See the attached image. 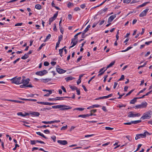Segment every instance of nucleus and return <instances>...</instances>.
<instances>
[{
	"label": "nucleus",
	"mask_w": 152,
	"mask_h": 152,
	"mask_svg": "<svg viewBox=\"0 0 152 152\" xmlns=\"http://www.w3.org/2000/svg\"><path fill=\"white\" fill-rule=\"evenodd\" d=\"M152 114V111L150 110L147 112L144 113L143 115L141 117V118L142 119H149L151 117V115Z\"/></svg>",
	"instance_id": "obj_1"
},
{
	"label": "nucleus",
	"mask_w": 152,
	"mask_h": 152,
	"mask_svg": "<svg viewBox=\"0 0 152 152\" xmlns=\"http://www.w3.org/2000/svg\"><path fill=\"white\" fill-rule=\"evenodd\" d=\"M21 77H19L17 78V77L13 78L11 80L12 83L16 84H21Z\"/></svg>",
	"instance_id": "obj_2"
},
{
	"label": "nucleus",
	"mask_w": 152,
	"mask_h": 152,
	"mask_svg": "<svg viewBox=\"0 0 152 152\" xmlns=\"http://www.w3.org/2000/svg\"><path fill=\"white\" fill-rule=\"evenodd\" d=\"M30 80L29 78H27L26 79H22L21 80V84L23 83L26 86V87L32 88L33 87V86H32L31 84L28 85L29 83Z\"/></svg>",
	"instance_id": "obj_3"
},
{
	"label": "nucleus",
	"mask_w": 152,
	"mask_h": 152,
	"mask_svg": "<svg viewBox=\"0 0 152 152\" xmlns=\"http://www.w3.org/2000/svg\"><path fill=\"white\" fill-rule=\"evenodd\" d=\"M147 132H144L143 134H137L136 135L135 137V139L137 140L138 139H140L141 138H143L146 137V133Z\"/></svg>",
	"instance_id": "obj_4"
},
{
	"label": "nucleus",
	"mask_w": 152,
	"mask_h": 152,
	"mask_svg": "<svg viewBox=\"0 0 152 152\" xmlns=\"http://www.w3.org/2000/svg\"><path fill=\"white\" fill-rule=\"evenodd\" d=\"M147 105V103L146 102H143L141 104L137 105L135 107L137 108H141L146 107Z\"/></svg>",
	"instance_id": "obj_5"
},
{
	"label": "nucleus",
	"mask_w": 152,
	"mask_h": 152,
	"mask_svg": "<svg viewBox=\"0 0 152 152\" xmlns=\"http://www.w3.org/2000/svg\"><path fill=\"white\" fill-rule=\"evenodd\" d=\"M132 112H130L129 113V115L128 117L129 118L131 117H139L140 115V113H138L136 114H134Z\"/></svg>",
	"instance_id": "obj_6"
},
{
	"label": "nucleus",
	"mask_w": 152,
	"mask_h": 152,
	"mask_svg": "<svg viewBox=\"0 0 152 152\" xmlns=\"http://www.w3.org/2000/svg\"><path fill=\"white\" fill-rule=\"evenodd\" d=\"M148 10L149 9L148 8L146 9L145 10H144L140 14L139 16L140 17H142L143 16H145L146 15Z\"/></svg>",
	"instance_id": "obj_7"
},
{
	"label": "nucleus",
	"mask_w": 152,
	"mask_h": 152,
	"mask_svg": "<svg viewBox=\"0 0 152 152\" xmlns=\"http://www.w3.org/2000/svg\"><path fill=\"white\" fill-rule=\"evenodd\" d=\"M66 47L64 46L62 48L59 50V54L62 57L63 56L62 54V53L63 51V50H64V51H65V53H66Z\"/></svg>",
	"instance_id": "obj_8"
},
{
	"label": "nucleus",
	"mask_w": 152,
	"mask_h": 152,
	"mask_svg": "<svg viewBox=\"0 0 152 152\" xmlns=\"http://www.w3.org/2000/svg\"><path fill=\"white\" fill-rule=\"evenodd\" d=\"M63 37L62 35H60L58 37V41L56 44V49L57 48L59 47V45L60 43L61 40L62 39Z\"/></svg>",
	"instance_id": "obj_9"
},
{
	"label": "nucleus",
	"mask_w": 152,
	"mask_h": 152,
	"mask_svg": "<svg viewBox=\"0 0 152 152\" xmlns=\"http://www.w3.org/2000/svg\"><path fill=\"white\" fill-rule=\"evenodd\" d=\"M116 14L113 15L111 16L109 18L108 20V23H109L111 22L116 17Z\"/></svg>",
	"instance_id": "obj_10"
},
{
	"label": "nucleus",
	"mask_w": 152,
	"mask_h": 152,
	"mask_svg": "<svg viewBox=\"0 0 152 152\" xmlns=\"http://www.w3.org/2000/svg\"><path fill=\"white\" fill-rule=\"evenodd\" d=\"M56 69L57 71L60 74L63 73L65 72L66 71L59 68H56Z\"/></svg>",
	"instance_id": "obj_11"
},
{
	"label": "nucleus",
	"mask_w": 152,
	"mask_h": 152,
	"mask_svg": "<svg viewBox=\"0 0 152 152\" xmlns=\"http://www.w3.org/2000/svg\"><path fill=\"white\" fill-rule=\"evenodd\" d=\"M19 99H21L23 100L24 101H34L36 102L37 101L36 99H24V98H19Z\"/></svg>",
	"instance_id": "obj_12"
},
{
	"label": "nucleus",
	"mask_w": 152,
	"mask_h": 152,
	"mask_svg": "<svg viewBox=\"0 0 152 152\" xmlns=\"http://www.w3.org/2000/svg\"><path fill=\"white\" fill-rule=\"evenodd\" d=\"M58 143L63 145H65L66 144V140H58L57 141Z\"/></svg>",
	"instance_id": "obj_13"
},
{
	"label": "nucleus",
	"mask_w": 152,
	"mask_h": 152,
	"mask_svg": "<svg viewBox=\"0 0 152 152\" xmlns=\"http://www.w3.org/2000/svg\"><path fill=\"white\" fill-rule=\"evenodd\" d=\"M30 114L35 116H38L40 115L39 112H33Z\"/></svg>",
	"instance_id": "obj_14"
},
{
	"label": "nucleus",
	"mask_w": 152,
	"mask_h": 152,
	"mask_svg": "<svg viewBox=\"0 0 152 152\" xmlns=\"http://www.w3.org/2000/svg\"><path fill=\"white\" fill-rule=\"evenodd\" d=\"M51 79V78H46V79H42L41 80L43 83H47L48 81H50Z\"/></svg>",
	"instance_id": "obj_15"
},
{
	"label": "nucleus",
	"mask_w": 152,
	"mask_h": 152,
	"mask_svg": "<svg viewBox=\"0 0 152 152\" xmlns=\"http://www.w3.org/2000/svg\"><path fill=\"white\" fill-rule=\"evenodd\" d=\"M78 40L77 39V40L76 41H75V40L74 41H73V42H72H72H71V43L72 44V43L73 45L71 46H70L69 47V48H71L73 47L75 45H76L77 43L78 42Z\"/></svg>",
	"instance_id": "obj_16"
},
{
	"label": "nucleus",
	"mask_w": 152,
	"mask_h": 152,
	"mask_svg": "<svg viewBox=\"0 0 152 152\" xmlns=\"http://www.w3.org/2000/svg\"><path fill=\"white\" fill-rule=\"evenodd\" d=\"M138 99L137 97H135L133 99L131 100L130 103L131 104H134L137 101L136 99Z\"/></svg>",
	"instance_id": "obj_17"
},
{
	"label": "nucleus",
	"mask_w": 152,
	"mask_h": 152,
	"mask_svg": "<svg viewBox=\"0 0 152 152\" xmlns=\"http://www.w3.org/2000/svg\"><path fill=\"white\" fill-rule=\"evenodd\" d=\"M115 62V61L111 62L109 65L107 67V68H108L110 67H112L113 65H114Z\"/></svg>",
	"instance_id": "obj_18"
},
{
	"label": "nucleus",
	"mask_w": 152,
	"mask_h": 152,
	"mask_svg": "<svg viewBox=\"0 0 152 152\" xmlns=\"http://www.w3.org/2000/svg\"><path fill=\"white\" fill-rule=\"evenodd\" d=\"M63 107L62 105H57L52 106V107L53 108H61Z\"/></svg>",
	"instance_id": "obj_19"
},
{
	"label": "nucleus",
	"mask_w": 152,
	"mask_h": 152,
	"mask_svg": "<svg viewBox=\"0 0 152 152\" xmlns=\"http://www.w3.org/2000/svg\"><path fill=\"white\" fill-rule=\"evenodd\" d=\"M141 120H137V121H131V123H132V124H138V123H140L141 122Z\"/></svg>",
	"instance_id": "obj_20"
},
{
	"label": "nucleus",
	"mask_w": 152,
	"mask_h": 152,
	"mask_svg": "<svg viewBox=\"0 0 152 152\" xmlns=\"http://www.w3.org/2000/svg\"><path fill=\"white\" fill-rule=\"evenodd\" d=\"M66 97H57L56 99V100H61L63 99L64 98H66Z\"/></svg>",
	"instance_id": "obj_21"
},
{
	"label": "nucleus",
	"mask_w": 152,
	"mask_h": 152,
	"mask_svg": "<svg viewBox=\"0 0 152 152\" xmlns=\"http://www.w3.org/2000/svg\"><path fill=\"white\" fill-rule=\"evenodd\" d=\"M84 110V108H81V107H77L74 109L73 110H78L80 111H82Z\"/></svg>",
	"instance_id": "obj_22"
},
{
	"label": "nucleus",
	"mask_w": 152,
	"mask_h": 152,
	"mask_svg": "<svg viewBox=\"0 0 152 152\" xmlns=\"http://www.w3.org/2000/svg\"><path fill=\"white\" fill-rule=\"evenodd\" d=\"M36 75L40 76H42L44 75L42 71L37 72L36 73Z\"/></svg>",
	"instance_id": "obj_23"
},
{
	"label": "nucleus",
	"mask_w": 152,
	"mask_h": 152,
	"mask_svg": "<svg viewBox=\"0 0 152 152\" xmlns=\"http://www.w3.org/2000/svg\"><path fill=\"white\" fill-rule=\"evenodd\" d=\"M67 6L69 8H71L74 6V4L69 2L67 4Z\"/></svg>",
	"instance_id": "obj_24"
},
{
	"label": "nucleus",
	"mask_w": 152,
	"mask_h": 152,
	"mask_svg": "<svg viewBox=\"0 0 152 152\" xmlns=\"http://www.w3.org/2000/svg\"><path fill=\"white\" fill-rule=\"evenodd\" d=\"M28 57V56L27 54H25L22 57H21V58L23 59H26Z\"/></svg>",
	"instance_id": "obj_25"
},
{
	"label": "nucleus",
	"mask_w": 152,
	"mask_h": 152,
	"mask_svg": "<svg viewBox=\"0 0 152 152\" xmlns=\"http://www.w3.org/2000/svg\"><path fill=\"white\" fill-rule=\"evenodd\" d=\"M35 8L38 10H40L41 9V6L40 5L37 4L35 6Z\"/></svg>",
	"instance_id": "obj_26"
},
{
	"label": "nucleus",
	"mask_w": 152,
	"mask_h": 152,
	"mask_svg": "<svg viewBox=\"0 0 152 152\" xmlns=\"http://www.w3.org/2000/svg\"><path fill=\"white\" fill-rule=\"evenodd\" d=\"M107 8H105L103 10H101L99 12L100 14H102L104 12H105L107 10Z\"/></svg>",
	"instance_id": "obj_27"
},
{
	"label": "nucleus",
	"mask_w": 152,
	"mask_h": 152,
	"mask_svg": "<svg viewBox=\"0 0 152 152\" xmlns=\"http://www.w3.org/2000/svg\"><path fill=\"white\" fill-rule=\"evenodd\" d=\"M55 103H50L48 102H44V105H51L55 104Z\"/></svg>",
	"instance_id": "obj_28"
},
{
	"label": "nucleus",
	"mask_w": 152,
	"mask_h": 152,
	"mask_svg": "<svg viewBox=\"0 0 152 152\" xmlns=\"http://www.w3.org/2000/svg\"><path fill=\"white\" fill-rule=\"evenodd\" d=\"M75 78L72 76L67 77V81L75 79Z\"/></svg>",
	"instance_id": "obj_29"
},
{
	"label": "nucleus",
	"mask_w": 152,
	"mask_h": 152,
	"mask_svg": "<svg viewBox=\"0 0 152 152\" xmlns=\"http://www.w3.org/2000/svg\"><path fill=\"white\" fill-rule=\"evenodd\" d=\"M69 86L70 88L73 90H76L77 89V88L75 86H72L71 85H69Z\"/></svg>",
	"instance_id": "obj_30"
},
{
	"label": "nucleus",
	"mask_w": 152,
	"mask_h": 152,
	"mask_svg": "<svg viewBox=\"0 0 152 152\" xmlns=\"http://www.w3.org/2000/svg\"><path fill=\"white\" fill-rule=\"evenodd\" d=\"M45 43H43V44H42L39 47V48H38V50H37L38 51H39L42 48V47L45 46Z\"/></svg>",
	"instance_id": "obj_31"
},
{
	"label": "nucleus",
	"mask_w": 152,
	"mask_h": 152,
	"mask_svg": "<svg viewBox=\"0 0 152 152\" xmlns=\"http://www.w3.org/2000/svg\"><path fill=\"white\" fill-rule=\"evenodd\" d=\"M91 26L90 25H88L87 27L84 30V31L85 32H86L88 30L89 28Z\"/></svg>",
	"instance_id": "obj_32"
},
{
	"label": "nucleus",
	"mask_w": 152,
	"mask_h": 152,
	"mask_svg": "<svg viewBox=\"0 0 152 152\" xmlns=\"http://www.w3.org/2000/svg\"><path fill=\"white\" fill-rule=\"evenodd\" d=\"M101 107V105L98 104H94L91 106L92 108L98 107Z\"/></svg>",
	"instance_id": "obj_33"
},
{
	"label": "nucleus",
	"mask_w": 152,
	"mask_h": 152,
	"mask_svg": "<svg viewBox=\"0 0 152 152\" xmlns=\"http://www.w3.org/2000/svg\"><path fill=\"white\" fill-rule=\"evenodd\" d=\"M17 115H20L23 117L26 116V115H24V114H23L22 112L18 113H17Z\"/></svg>",
	"instance_id": "obj_34"
},
{
	"label": "nucleus",
	"mask_w": 152,
	"mask_h": 152,
	"mask_svg": "<svg viewBox=\"0 0 152 152\" xmlns=\"http://www.w3.org/2000/svg\"><path fill=\"white\" fill-rule=\"evenodd\" d=\"M48 92L49 93H47L46 94L44 95V96H48L52 93V92L51 91H49Z\"/></svg>",
	"instance_id": "obj_35"
},
{
	"label": "nucleus",
	"mask_w": 152,
	"mask_h": 152,
	"mask_svg": "<svg viewBox=\"0 0 152 152\" xmlns=\"http://www.w3.org/2000/svg\"><path fill=\"white\" fill-rule=\"evenodd\" d=\"M131 0H124L123 2L125 3L128 4L131 1Z\"/></svg>",
	"instance_id": "obj_36"
},
{
	"label": "nucleus",
	"mask_w": 152,
	"mask_h": 152,
	"mask_svg": "<svg viewBox=\"0 0 152 152\" xmlns=\"http://www.w3.org/2000/svg\"><path fill=\"white\" fill-rule=\"evenodd\" d=\"M145 5H146L145 4V3H143L142 4L140 5L138 7H137V8H138L139 7H143L144 6H145Z\"/></svg>",
	"instance_id": "obj_37"
},
{
	"label": "nucleus",
	"mask_w": 152,
	"mask_h": 152,
	"mask_svg": "<svg viewBox=\"0 0 152 152\" xmlns=\"http://www.w3.org/2000/svg\"><path fill=\"white\" fill-rule=\"evenodd\" d=\"M77 36L78 35L76 34L74 36L75 38H73L72 39V42H73V41H74L77 38Z\"/></svg>",
	"instance_id": "obj_38"
},
{
	"label": "nucleus",
	"mask_w": 152,
	"mask_h": 152,
	"mask_svg": "<svg viewBox=\"0 0 152 152\" xmlns=\"http://www.w3.org/2000/svg\"><path fill=\"white\" fill-rule=\"evenodd\" d=\"M124 75H122L121 78L118 80V81H121L124 80Z\"/></svg>",
	"instance_id": "obj_39"
},
{
	"label": "nucleus",
	"mask_w": 152,
	"mask_h": 152,
	"mask_svg": "<svg viewBox=\"0 0 152 152\" xmlns=\"http://www.w3.org/2000/svg\"><path fill=\"white\" fill-rule=\"evenodd\" d=\"M142 145V144H139L138 145L137 148L136 150L135 151V152L138 151L139 149L141 147Z\"/></svg>",
	"instance_id": "obj_40"
},
{
	"label": "nucleus",
	"mask_w": 152,
	"mask_h": 152,
	"mask_svg": "<svg viewBox=\"0 0 152 152\" xmlns=\"http://www.w3.org/2000/svg\"><path fill=\"white\" fill-rule=\"evenodd\" d=\"M139 0H133L131 2V4L134 3L139 2Z\"/></svg>",
	"instance_id": "obj_41"
},
{
	"label": "nucleus",
	"mask_w": 152,
	"mask_h": 152,
	"mask_svg": "<svg viewBox=\"0 0 152 152\" xmlns=\"http://www.w3.org/2000/svg\"><path fill=\"white\" fill-rule=\"evenodd\" d=\"M44 65L45 66H47L49 64V62L47 61H45L44 63Z\"/></svg>",
	"instance_id": "obj_42"
},
{
	"label": "nucleus",
	"mask_w": 152,
	"mask_h": 152,
	"mask_svg": "<svg viewBox=\"0 0 152 152\" xmlns=\"http://www.w3.org/2000/svg\"><path fill=\"white\" fill-rule=\"evenodd\" d=\"M23 24L22 23H18L15 25V26H21Z\"/></svg>",
	"instance_id": "obj_43"
},
{
	"label": "nucleus",
	"mask_w": 152,
	"mask_h": 152,
	"mask_svg": "<svg viewBox=\"0 0 152 152\" xmlns=\"http://www.w3.org/2000/svg\"><path fill=\"white\" fill-rule=\"evenodd\" d=\"M126 137L127 138L129 141H131L132 140V138L130 136H126Z\"/></svg>",
	"instance_id": "obj_44"
},
{
	"label": "nucleus",
	"mask_w": 152,
	"mask_h": 152,
	"mask_svg": "<svg viewBox=\"0 0 152 152\" xmlns=\"http://www.w3.org/2000/svg\"><path fill=\"white\" fill-rule=\"evenodd\" d=\"M78 117H82L83 118H86L85 115H79L78 116Z\"/></svg>",
	"instance_id": "obj_45"
},
{
	"label": "nucleus",
	"mask_w": 152,
	"mask_h": 152,
	"mask_svg": "<svg viewBox=\"0 0 152 152\" xmlns=\"http://www.w3.org/2000/svg\"><path fill=\"white\" fill-rule=\"evenodd\" d=\"M61 88L64 92H66V89L63 86H62L61 87Z\"/></svg>",
	"instance_id": "obj_46"
},
{
	"label": "nucleus",
	"mask_w": 152,
	"mask_h": 152,
	"mask_svg": "<svg viewBox=\"0 0 152 152\" xmlns=\"http://www.w3.org/2000/svg\"><path fill=\"white\" fill-rule=\"evenodd\" d=\"M31 145H34L36 143L35 142V140H31Z\"/></svg>",
	"instance_id": "obj_47"
},
{
	"label": "nucleus",
	"mask_w": 152,
	"mask_h": 152,
	"mask_svg": "<svg viewBox=\"0 0 152 152\" xmlns=\"http://www.w3.org/2000/svg\"><path fill=\"white\" fill-rule=\"evenodd\" d=\"M105 129L107 130H112L113 129V128H111L110 127H105Z\"/></svg>",
	"instance_id": "obj_48"
},
{
	"label": "nucleus",
	"mask_w": 152,
	"mask_h": 152,
	"mask_svg": "<svg viewBox=\"0 0 152 152\" xmlns=\"http://www.w3.org/2000/svg\"><path fill=\"white\" fill-rule=\"evenodd\" d=\"M134 91V89H132L128 93L126 94V96H129Z\"/></svg>",
	"instance_id": "obj_49"
},
{
	"label": "nucleus",
	"mask_w": 152,
	"mask_h": 152,
	"mask_svg": "<svg viewBox=\"0 0 152 152\" xmlns=\"http://www.w3.org/2000/svg\"><path fill=\"white\" fill-rule=\"evenodd\" d=\"M82 56H80L79 58H78L77 60V63H78V62H79L82 59Z\"/></svg>",
	"instance_id": "obj_50"
},
{
	"label": "nucleus",
	"mask_w": 152,
	"mask_h": 152,
	"mask_svg": "<svg viewBox=\"0 0 152 152\" xmlns=\"http://www.w3.org/2000/svg\"><path fill=\"white\" fill-rule=\"evenodd\" d=\"M51 109V108L50 107H48V108H45L43 109L42 110L43 111H45L46 110H50Z\"/></svg>",
	"instance_id": "obj_51"
},
{
	"label": "nucleus",
	"mask_w": 152,
	"mask_h": 152,
	"mask_svg": "<svg viewBox=\"0 0 152 152\" xmlns=\"http://www.w3.org/2000/svg\"><path fill=\"white\" fill-rule=\"evenodd\" d=\"M80 7L82 9L86 7V5L85 4H83L80 5Z\"/></svg>",
	"instance_id": "obj_52"
},
{
	"label": "nucleus",
	"mask_w": 152,
	"mask_h": 152,
	"mask_svg": "<svg viewBox=\"0 0 152 152\" xmlns=\"http://www.w3.org/2000/svg\"><path fill=\"white\" fill-rule=\"evenodd\" d=\"M80 10V9L79 7H76L74 9V10L75 11H77Z\"/></svg>",
	"instance_id": "obj_53"
},
{
	"label": "nucleus",
	"mask_w": 152,
	"mask_h": 152,
	"mask_svg": "<svg viewBox=\"0 0 152 152\" xmlns=\"http://www.w3.org/2000/svg\"><path fill=\"white\" fill-rule=\"evenodd\" d=\"M59 29L60 30V31L61 33H62V34H63V32L64 31L63 29L62 28L61 26H59Z\"/></svg>",
	"instance_id": "obj_54"
},
{
	"label": "nucleus",
	"mask_w": 152,
	"mask_h": 152,
	"mask_svg": "<svg viewBox=\"0 0 152 152\" xmlns=\"http://www.w3.org/2000/svg\"><path fill=\"white\" fill-rule=\"evenodd\" d=\"M152 42V41H150L149 42H145V44L148 45H149Z\"/></svg>",
	"instance_id": "obj_55"
},
{
	"label": "nucleus",
	"mask_w": 152,
	"mask_h": 152,
	"mask_svg": "<svg viewBox=\"0 0 152 152\" xmlns=\"http://www.w3.org/2000/svg\"><path fill=\"white\" fill-rule=\"evenodd\" d=\"M44 132L45 133H48L49 134L50 133V131L48 129H46L44 131Z\"/></svg>",
	"instance_id": "obj_56"
},
{
	"label": "nucleus",
	"mask_w": 152,
	"mask_h": 152,
	"mask_svg": "<svg viewBox=\"0 0 152 152\" xmlns=\"http://www.w3.org/2000/svg\"><path fill=\"white\" fill-rule=\"evenodd\" d=\"M102 109L105 112H106L107 111V110L106 109V107H105V106H103L102 107Z\"/></svg>",
	"instance_id": "obj_57"
},
{
	"label": "nucleus",
	"mask_w": 152,
	"mask_h": 152,
	"mask_svg": "<svg viewBox=\"0 0 152 152\" xmlns=\"http://www.w3.org/2000/svg\"><path fill=\"white\" fill-rule=\"evenodd\" d=\"M86 33V32H85L84 31L83 32L81 37L82 38H84L85 37V34Z\"/></svg>",
	"instance_id": "obj_58"
},
{
	"label": "nucleus",
	"mask_w": 152,
	"mask_h": 152,
	"mask_svg": "<svg viewBox=\"0 0 152 152\" xmlns=\"http://www.w3.org/2000/svg\"><path fill=\"white\" fill-rule=\"evenodd\" d=\"M105 71H103L101 72H100V73L98 75V76H100L102 75L104 72Z\"/></svg>",
	"instance_id": "obj_59"
},
{
	"label": "nucleus",
	"mask_w": 152,
	"mask_h": 152,
	"mask_svg": "<svg viewBox=\"0 0 152 152\" xmlns=\"http://www.w3.org/2000/svg\"><path fill=\"white\" fill-rule=\"evenodd\" d=\"M107 77H108V75H105L104 77V80H103L104 82H105V81L106 80L107 78Z\"/></svg>",
	"instance_id": "obj_60"
},
{
	"label": "nucleus",
	"mask_w": 152,
	"mask_h": 152,
	"mask_svg": "<svg viewBox=\"0 0 152 152\" xmlns=\"http://www.w3.org/2000/svg\"><path fill=\"white\" fill-rule=\"evenodd\" d=\"M55 18H54L53 17L50 18L49 19V20H50V22H53V20H55Z\"/></svg>",
	"instance_id": "obj_61"
},
{
	"label": "nucleus",
	"mask_w": 152,
	"mask_h": 152,
	"mask_svg": "<svg viewBox=\"0 0 152 152\" xmlns=\"http://www.w3.org/2000/svg\"><path fill=\"white\" fill-rule=\"evenodd\" d=\"M20 87L21 88H26V86L24 84H23V85H21L20 86Z\"/></svg>",
	"instance_id": "obj_62"
},
{
	"label": "nucleus",
	"mask_w": 152,
	"mask_h": 152,
	"mask_svg": "<svg viewBox=\"0 0 152 152\" xmlns=\"http://www.w3.org/2000/svg\"><path fill=\"white\" fill-rule=\"evenodd\" d=\"M51 37V35L50 34H49L48 36L46 37V39H49Z\"/></svg>",
	"instance_id": "obj_63"
},
{
	"label": "nucleus",
	"mask_w": 152,
	"mask_h": 152,
	"mask_svg": "<svg viewBox=\"0 0 152 152\" xmlns=\"http://www.w3.org/2000/svg\"><path fill=\"white\" fill-rule=\"evenodd\" d=\"M51 138L53 140V141L55 142L56 140V137L55 136H53L51 137Z\"/></svg>",
	"instance_id": "obj_64"
}]
</instances>
